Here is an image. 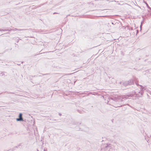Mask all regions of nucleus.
<instances>
[{"mask_svg": "<svg viewBox=\"0 0 151 151\" xmlns=\"http://www.w3.org/2000/svg\"><path fill=\"white\" fill-rule=\"evenodd\" d=\"M19 118L17 119V121H23V119L22 118V114L21 113L19 114Z\"/></svg>", "mask_w": 151, "mask_h": 151, "instance_id": "obj_1", "label": "nucleus"}]
</instances>
